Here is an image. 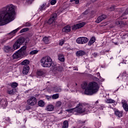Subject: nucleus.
<instances>
[{
  "instance_id": "nucleus-27",
  "label": "nucleus",
  "mask_w": 128,
  "mask_h": 128,
  "mask_svg": "<svg viewBox=\"0 0 128 128\" xmlns=\"http://www.w3.org/2000/svg\"><path fill=\"white\" fill-rule=\"evenodd\" d=\"M20 64L22 66H28V64H30V61L28 60H25L20 63Z\"/></svg>"
},
{
  "instance_id": "nucleus-6",
  "label": "nucleus",
  "mask_w": 128,
  "mask_h": 128,
  "mask_svg": "<svg viewBox=\"0 0 128 128\" xmlns=\"http://www.w3.org/2000/svg\"><path fill=\"white\" fill-rule=\"evenodd\" d=\"M24 38L18 39L13 45V50H16L20 48L22 44L24 42Z\"/></svg>"
},
{
  "instance_id": "nucleus-39",
  "label": "nucleus",
  "mask_w": 128,
  "mask_h": 128,
  "mask_svg": "<svg viewBox=\"0 0 128 128\" xmlns=\"http://www.w3.org/2000/svg\"><path fill=\"white\" fill-rule=\"evenodd\" d=\"M70 2H73V4H78L80 2V0H70Z\"/></svg>"
},
{
  "instance_id": "nucleus-25",
  "label": "nucleus",
  "mask_w": 128,
  "mask_h": 128,
  "mask_svg": "<svg viewBox=\"0 0 128 128\" xmlns=\"http://www.w3.org/2000/svg\"><path fill=\"white\" fill-rule=\"evenodd\" d=\"M53 90L54 92H62V88L60 86H56L54 88Z\"/></svg>"
},
{
  "instance_id": "nucleus-42",
  "label": "nucleus",
  "mask_w": 128,
  "mask_h": 128,
  "mask_svg": "<svg viewBox=\"0 0 128 128\" xmlns=\"http://www.w3.org/2000/svg\"><path fill=\"white\" fill-rule=\"evenodd\" d=\"M64 44V40H60L59 42V45L60 46H62V44Z\"/></svg>"
},
{
  "instance_id": "nucleus-52",
  "label": "nucleus",
  "mask_w": 128,
  "mask_h": 128,
  "mask_svg": "<svg viewBox=\"0 0 128 128\" xmlns=\"http://www.w3.org/2000/svg\"><path fill=\"white\" fill-rule=\"evenodd\" d=\"M96 104H98V100L96 101Z\"/></svg>"
},
{
  "instance_id": "nucleus-5",
  "label": "nucleus",
  "mask_w": 128,
  "mask_h": 128,
  "mask_svg": "<svg viewBox=\"0 0 128 128\" xmlns=\"http://www.w3.org/2000/svg\"><path fill=\"white\" fill-rule=\"evenodd\" d=\"M32 26V24L28 22H27L22 25V26L18 27L16 29L13 30L10 32L8 33L7 36L8 37L6 38H4L2 41V44H4V42H6V40H10L11 38H12V36H14V34H16V32H18L22 28H24V26L29 27Z\"/></svg>"
},
{
  "instance_id": "nucleus-37",
  "label": "nucleus",
  "mask_w": 128,
  "mask_h": 128,
  "mask_svg": "<svg viewBox=\"0 0 128 128\" xmlns=\"http://www.w3.org/2000/svg\"><path fill=\"white\" fill-rule=\"evenodd\" d=\"M38 104L39 106H44V102L42 100H40L38 102Z\"/></svg>"
},
{
  "instance_id": "nucleus-50",
  "label": "nucleus",
  "mask_w": 128,
  "mask_h": 128,
  "mask_svg": "<svg viewBox=\"0 0 128 128\" xmlns=\"http://www.w3.org/2000/svg\"><path fill=\"white\" fill-rule=\"evenodd\" d=\"M73 70H78V69L76 67H74Z\"/></svg>"
},
{
  "instance_id": "nucleus-16",
  "label": "nucleus",
  "mask_w": 128,
  "mask_h": 128,
  "mask_svg": "<svg viewBox=\"0 0 128 128\" xmlns=\"http://www.w3.org/2000/svg\"><path fill=\"white\" fill-rule=\"evenodd\" d=\"M14 50L13 48H12V47L10 46H6L4 48V52H14Z\"/></svg>"
},
{
  "instance_id": "nucleus-43",
  "label": "nucleus",
  "mask_w": 128,
  "mask_h": 128,
  "mask_svg": "<svg viewBox=\"0 0 128 128\" xmlns=\"http://www.w3.org/2000/svg\"><path fill=\"white\" fill-rule=\"evenodd\" d=\"M56 4V0H51L50 4L52 6H54V4Z\"/></svg>"
},
{
  "instance_id": "nucleus-40",
  "label": "nucleus",
  "mask_w": 128,
  "mask_h": 128,
  "mask_svg": "<svg viewBox=\"0 0 128 128\" xmlns=\"http://www.w3.org/2000/svg\"><path fill=\"white\" fill-rule=\"evenodd\" d=\"M46 98L48 100H52V96H46Z\"/></svg>"
},
{
  "instance_id": "nucleus-21",
  "label": "nucleus",
  "mask_w": 128,
  "mask_h": 128,
  "mask_svg": "<svg viewBox=\"0 0 128 128\" xmlns=\"http://www.w3.org/2000/svg\"><path fill=\"white\" fill-rule=\"evenodd\" d=\"M16 88H13L12 89H9L8 90V94H10V96H12V94H16Z\"/></svg>"
},
{
  "instance_id": "nucleus-51",
  "label": "nucleus",
  "mask_w": 128,
  "mask_h": 128,
  "mask_svg": "<svg viewBox=\"0 0 128 128\" xmlns=\"http://www.w3.org/2000/svg\"><path fill=\"white\" fill-rule=\"evenodd\" d=\"M24 124H26V118H24Z\"/></svg>"
},
{
  "instance_id": "nucleus-41",
  "label": "nucleus",
  "mask_w": 128,
  "mask_h": 128,
  "mask_svg": "<svg viewBox=\"0 0 128 128\" xmlns=\"http://www.w3.org/2000/svg\"><path fill=\"white\" fill-rule=\"evenodd\" d=\"M114 8H116V6H112L110 8L108 9V10H110V12H112V10H114Z\"/></svg>"
},
{
  "instance_id": "nucleus-24",
  "label": "nucleus",
  "mask_w": 128,
  "mask_h": 128,
  "mask_svg": "<svg viewBox=\"0 0 128 128\" xmlns=\"http://www.w3.org/2000/svg\"><path fill=\"white\" fill-rule=\"evenodd\" d=\"M50 36H45L43 38V42L44 44H50Z\"/></svg>"
},
{
  "instance_id": "nucleus-9",
  "label": "nucleus",
  "mask_w": 128,
  "mask_h": 128,
  "mask_svg": "<svg viewBox=\"0 0 128 128\" xmlns=\"http://www.w3.org/2000/svg\"><path fill=\"white\" fill-rule=\"evenodd\" d=\"M76 42L77 44H86L88 42V38L86 37H80L76 39Z\"/></svg>"
},
{
  "instance_id": "nucleus-32",
  "label": "nucleus",
  "mask_w": 128,
  "mask_h": 128,
  "mask_svg": "<svg viewBox=\"0 0 128 128\" xmlns=\"http://www.w3.org/2000/svg\"><path fill=\"white\" fill-rule=\"evenodd\" d=\"M60 98V94H56L52 95V100H58Z\"/></svg>"
},
{
  "instance_id": "nucleus-4",
  "label": "nucleus",
  "mask_w": 128,
  "mask_h": 128,
  "mask_svg": "<svg viewBox=\"0 0 128 128\" xmlns=\"http://www.w3.org/2000/svg\"><path fill=\"white\" fill-rule=\"evenodd\" d=\"M41 65L43 68H54L53 70H56V72H60V67H57L54 65L52 62V60L50 56L43 57L40 60Z\"/></svg>"
},
{
  "instance_id": "nucleus-48",
  "label": "nucleus",
  "mask_w": 128,
  "mask_h": 128,
  "mask_svg": "<svg viewBox=\"0 0 128 128\" xmlns=\"http://www.w3.org/2000/svg\"><path fill=\"white\" fill-rule=\"evenodd\" d=\"M93 55L94 56V58H96V56H98V53L96 52H94L93 54Z\"/></svg>"
},
{
  "instance_id": "nucleus-28",
  "label": "nucleus",
  "mask_w": 128,
  "mask_h": 128,
  "mask_svg": "<svg viewBox=\"0 0 128 128\" xmlns=\"http://www.w3.org/2000/svg\"><path fill=\"white\" fill-rule=\"evenodd\" d=\"M58 58L60 62H64V56L62 54H60L58 56Z\"/></svg>"
},
{
  "instance_id": "nucleus-47",
  "label": "nucleus",
  "mask_w": 128,
  "mask_h": 128,
  "mask_svg": "<svg viewBox=\"0 0 128 128\" xmlns=\"http://www.w3.org/2000/svg\"><path fill=\"white\" fill-rule=\"evenodd\" d=\"M88 14V10H86L82 14Z\"/></svg>"
},
{
  "instance_id": "nucleus-26",
  "label": "nucleus",
  "mask_w": 128,
  "mask_h": 128,
  "mask_svg": "<svg viewBox=\"0 0 128 128\" xmlns=\"http://www.w3.org/2000/svg\"><path fill=\"white\" fill-rule=\"evenodd\" d=\"M94 42H96V38L93 36L90 39V41L88 42V46H92V44H94Z\"/></svg>"
},
{
  "instance_id": "nucleus-18",
  "label": "nucleus",
  "mask_w": 128,
  "mask_h": 128,
  "mask_svg": "<svg viewBox=\"0 0 128 128\" xmlns=\"http://www.w3.org/2000/svg\"><path fill=\"white\" fill-rule=\"evenodd\" d=\"M46 74V71L45 70H38L37 72V76H42Z\"/></svg>"
},
{
  "instance_id": "nucleus-13",
  "label": "nucleus",
  "mask_w": 128,
  "mask_h": 128,
  "mask_svg": "<svg viewBox=\"0 0 128 128\" xmlns=\"http://www.w3.org/2000/svg\"><path fill=\"white\" fill-rule=\"evenodd\" d=\"M106 16L104 14H102L99 17H98V19L95 21L97 24H100V22L104 20H106Z\"/></svg>"
},
{
  "instance_id": "nucleus-45",
  "label": "nucleus",
  "mask_w": 128,
  "mask_h": 128,
  "mask_svg": "<svg viewBox=\"0 0 128 128\" xmlns=\"http://www.w3.org/2000/svg\"><path fill=\"white\" fill-rule=\"evenodd\" d=\"M34 0H26V2L28 4H32V2Z\"/></svg>"
},
{
  "instance_id": "nucleus-12",
  "label": "nucleus",
  "mask_w": 128,
  "mask_h": 128,
  "mask_svg": "<svg viewBox=\"0 0 128 128\" xmlns=\"http://www.w3.org/2000/svg\"><path fill=\"white\" fill-rule=\"evenodd\" d=\"M123 113H124V112L120 111L118 110H114V114L118 118H122Z\"/></svg>"
},
{
  "instance_id": "nucleus-22",
  "label": "nucleus",
  "mask_w": 128,
  "mask_h": 128,
  "mask_svg": "<svg viewBox=\"0 0 128 128\" xmlns=\"http://www.w3.org/2000/svg\"><path fill=\"white\" fill-rule=\"evenodd\" d=\"M63 32H70V26H66L62 30Z\"/></svg>"
},
{
  "instance_id": "nucleus-11",
  "label": "nucleus",
  "mask_w": 128,
  "mask_h": 128,
  "mask_svg": "<svg viewBox=\"0 0 128 128\" xmlns=\"http://www.w3.org/2000/svg\"><path fill=\"white\" fill-rule=\"evenodd\" d=\"M85 24H86V22H82L74 24L72 26V30H78V28H82V26H84Z\"/></svg>"
},
{
  "instance_id": "nucleus-35",
  "label": "nucleus",
  "mask_w": 128,
  "mask_h": 128,
  "mask_svg": "<svg viewBox=\"0 0 128 128\" xmlns=\"http://www.w3.org/2000/svg\"><path fill=\"white\" fill-rule=\"evenodd\" d=\"M56 108H60L62 106V102L60 101H58L56 104Z\"/></svg>"
},
{
  "instance_id": "nucleus-8",
  "label": "nucleus",
  "mask_w": 128,
  "mask_h": 128,
  "mask_svg": "<svg viewBox=\"0 0 128 128\" xmlns=\"http://www.w3.org/2000/svg\"><path fill=\"white\" fill-rule=\"evenodd\" d=\"M59 15L60 12H56L52 15L50 18L48 20V24H54V20H56V18Z\"/></svg>"
},
{
  "instance_id": "nucleus-3",
  "label": "nucleus",
  "mask_w": 128,
  "mask_h": 128,
  "mask_svg": "<svg viewBox=\"0 0 128 128\" xmlns=\"http://www.w3.org/2000/svg\"><path fill=\"white\" fill-rule=\"evenodd\" d=\"M92 107L88 104H84V103H79L77 104L76 107L74 108L68 109L66 110V112H69V114H82V112H90L92 111Z\"/></svg>"
},
{
  "instance_id": "nucleus-31",
  "label": "nucleus",
  "mask_w": 128,
  "mask_h": 128,
  "mask_svg": "<svg viewBox=\"0 0 128 128\" xmlns=\"http://www.w3.org/2000/svg\"><path fill=\"white\" fill-rule=\"evenodd\" d=\"M68 128V120H65L64 122L62 128Z\"/></svg>"
},
{
  "instance_id": "nucleus-2",
  "label": "nucleus",
  "mask_w": 128,
  "mask_h": 128,
  "mask_svg": "<svg viewBox=\"0 0 128 128\" xmlns=\"http://www.w3.org/2000/svg\"><path fill=\"white\" fill-rule=\"evenodd\" d=\"M81 88L84 90V94L87 96H92L94 94H96L98 91V84L94 82H90L88 84L86 82H84L81 85Z\"/></svg>"
},
{
  "instance_id": "nucleus-34",
  "label": "nucleus",
  "mask_w": 128,
  "mask_h": 128,
  "mask_svg": "<svg viewBox=\"0 0 128 128\" xmlns=\"http://www.w3.org/2000/svg\"><path fill=\"white\" fill-rule=\"evenodd\" d=\"M38 52V50H33L30 52V54H32L34 56V54H36Z\"/></svg>"
},
{
  "instance_id": "nucleus-20",
  "label": "nucleus",
  "mask_w": 128,
  "mask_h": 128,
  "mask_svg": "<svg viewBox=\"0 0 128 128\" xmlns=\"http://www.w3.org/2000/svg\"><path fill=\"white\" fill-rule=\"evenodd\" d=\"M20 58L22 57L20 54V52H18H18H16L15 53H14L12 55V58L14 60L16 58Z\"/></svg>"
},
{
  "instance_id": "nucleus-33",
  "label": "nucleus",
  "mask_w": 128,
  "mask_h": 128,
  "mask_svg": "<svg viewBox=\"0 0 128 128\" xmlns=\"http://www.w3.org/2000/svg\"><path fill=\"white\" fill-rule=\"evenodd\" d=\"M104 108L106 107L104 104H100L97 106V108H98V110H102Z\"/></svg>"
},
{
  "instance_id": "nucleus-14",
  "label": "nucleus",
  "mask_w": 128,
  "mask_h": 128,
  "mask_svg": "<svg viewBox=\"0 0 128 128\" xmlns=\"http://www.w3.org/2000/svg\"><path fill=\"white\" fill-rule=\"evenodd\" d=\"M122 104L124 110L126 112H128V103H126V101L125 100H122Z\"/></svg>"
},
{
  "instance_id": "nucleus-44",
  "label": "nucleus",
  "mask_w": 128,
  "mask_h": 128,
  "mask_svg": "<svg viewBox=\"0 0 128 128\" xmlns=\"http://www.w3.org/2000/svg\"><path fill=\"white\" fill-rule=\"evenodd\" d=\"M115 24L116 26H118V24H122V21L116 20V22H115Z\"/></svg>"
},
{
  "instance_id": "nucleus-36",
  "label": "nucleus",
  "mask_w": 128,
  "mask_h": 128,
  "mask_svg": "<svg viewBox=\"0 0 128 128\" xmlns=\"http://www.w3.org/2000/svg\"><path fill=\"white\" fill-rule=\"evenodd\" d=\"M18 83L16 82H14L11 84V86L12 88H16V86H18Z\"/></svg>"
},
{
  "instance_id": "nucleus-46",
  "label": "nucleus",
  "mask_w": 128,
  "mask_h": 128,
  "mask_svg": "<svg viewBox=\"0 0 128 128\" xmlns=\"http://www.w3.org/2000/svg\"><path fill=\"white\" fill-rule=\"evenodd\" d=\"M96 76H99L100 80H102V77L100 76V72L96 73Z\"/></svg>"
},
{
  "instance_id": "nucleus-7",
  "label": "nucleus",
  "mask_w": 128,
  "mask_h": 128,
  "mask_svg": "<svg viewBox=\"0 0 128 128\" xmlns=\"http://www.w3.org/2000/svg\"><path fill=\"white\" fill-rule=\"evenodd\" d=\"M21 58H26L28 56V52H26V46H22L19 50H18Z\"/></svg>"
},
{
  "instance_id": "nucleus-17",
  "label": "nucleus",
  "mask_w": 128,
  "mask_h": 128,
  "mask_svg": "<svg viewBox=\"0 0 128 128\" xmlns=\"http://www.w3.org/2000/svg\"><path fill=\"white\" fill-rule=\"evenodd\" d=\"M0 104L4 108H6L8 106V102H6V100L2 99L0 101Z\"/></svg>"
},
{
  "instance_id": "nucleus-1",
  "label": "nucleus",
  "mask_w": 128,
  "mask_h": 128,
  "mask_svg": "<svg viewBox=\"0 0 128 128\" xmlns=\"http://www.w3.org/2000/svg\"><path fill=\"white\" fill-rule=\"evenodd\" d=\"M16 6L8 4L0 9V26L8 24L14 20Z\"/></svg>"
},
{
  "instance_id": "nucleus-30",
  "label": "nucleus",
  "mask_w": 128,
  "mask_h": 128,
  "mask_svg": "<svg viewBox=\"0 0 128 128\" xmlns=\"http://www.w3.org/2000/svg\"><path fill=\"white\" fill-rule=\"evenodd\" d=\"M105 102H106V104H114L116 101L112 98H109L106 100Z\"/></svg>"
},
{
  "instance_id": "nucleus-29",
  "label": "nucleus",
  "mask_w": 128,
  "mask_h": 128,
  "mask_svg": "<svg viewBox=\"0 0 128 128\" xmlns=\"http://www.w3.org/2000/svg\"><path fill=\"white\" fill-rule=\"evenodd\" d=\"M46 3L43 4L42 5H41L40 7L38 8V10L42 11V10H44L46 8Z\"/></svg>"
},
{
  "instance_id": "nucleus-49",
  "label": "nucleus",
  "mask_w": 128,
  "mask_h": 128,
  "mask_svg": "<svg viewBox=\"0 0 128 128\" xmlns=\"http://www.w3.org/2000/svg\"><path fill=\"white\" fill-rule=\"evenodd\" d=\"M6 120V122H10V118L8 117H7L6 118H5Z\"/></svg>"
},
{
  "instance_id": "nucleus-10",
  "label": "nucleus",
  "mask_w": 128,
  "mask_h": 128,
  "mask_svg": "<svg viewBox=\"0 0 128 128\" xmlns=\"http://www.w3.org/2000/svg\"><path fill=\"white\" fill-rule=\"evenodd\" d=\"M27 102L29 106H34L36 104V98L32 96L28 100Z\"/></svg>"
},
{
  "instance_id": "nucleus-15",
  "label": "nucleus",
  "mask_w": 128,
  "mask_h": 128,
  "mask_svg": "<svg viewBox=\"0 0 128 128\" xmlns=\"http://www.w3.org/2000/svg\"><path fill=\"white\" fill-rule=\"evenodd\" d=\"M30 70V66H24L23 67L22 74H28Z\"/></svg>"
},
{
  "instance_id": "nucleus-19",
  "label": "nucleus",
  "mask_w": 128,
  "mask_h": 128,
  "mask_svg": "<svg viewBox=\"0 0 128 128\" xmlns=\"http://www.w3.org/2000/svg\"><path fill=\"white\" fill-rule=\"evenodd\" d=\"M84 54H86V52L82 50L77 51L76 52V56H84Z\"/></svg>"
},
{
  "instance_id": "nucleus-38",
  "label": "nucleus",
  "mask_w": 128,
  "mask_h": 128,
  "mask_svg": "<svg viewBox=\"0 0 128 128\" xmlns=\"http://www.w3.org/2000/svg\"><path fill=\"white\" fill-rule=\"evenodd\" d=\"M28 28H24L20 30V33L22 34V32H28Z\"/></svg>"
},
{
  "instance_id": "nucleus-23",
  "label": "nucleus",
  "mask_w": 128,
  "mask_h": 128,
  "mask_svg": "<svg viewBox=\"0 0 128 128\" xmlns=\"http://www.w3.org/2000/svg\"><path fill=\"white\" fill-rule=\"evenodd\" d=\"M54 108V106L52 104H49L46 106V110L48 112H52Z\"/></svg>"
}]
</instances>
